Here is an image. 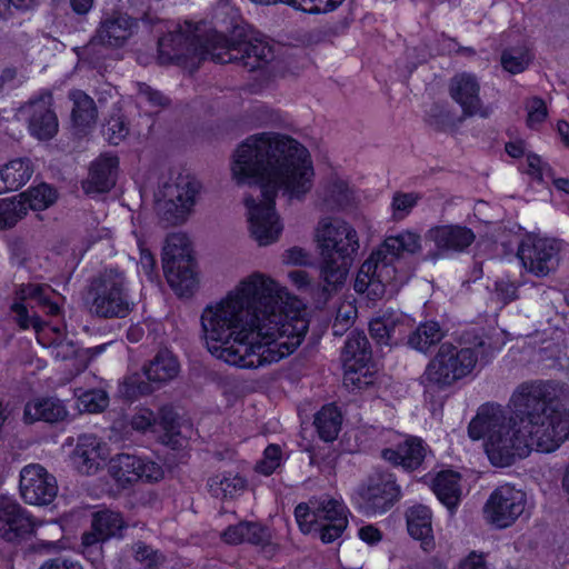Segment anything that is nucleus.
<instances>
[{
    "label": "nucleus",
    "mask_w": 569,
    "mask_h": 569,
    "mask_svg": "<svg viewBox=\"0 0 569 569\" xmlns=\"http://www.w3.org/2000/svg\"><path fill=\"white\" fill-rule=\"evenodd\" d=\"M107 538L102 537L97 530H91L82 535V553L92 562L98 561L101 558V543Z\"/></svg>",
    "instance_id": "obj_47"
},
{
    "label": "nucleus",
    "mask_w": 569,
    "mask_h": 569,
    "mask_svg": "<svg viewBox=\"0 0 569 569\" xmlns=\"http://www.w3.org/2000/svg\"><path fill=\"white\" fill-rule=\"evenodd\" d=\"M51 107V92L42 91L18 110V117L28 123L31 136L39 140H49L58 132V118Z\"/></svg>",
    "instance_id": "obj_18"
},
{
    "label": "nucleus",
    "mask_w": 569,
    "mask_h": 569,
    "mask_svg": "<svg viewBox=\"0 0 569 569\" xmlns=\"http://www.w3.org/2000/svg\"><path fill=\"white\" fill-rule=\"evenodd\" d=\"M99 440L94 436H81L72 453V462L79 472L91 475L99 469Z\"/></svg>",
    "instance_id": "obj_29"
},
{
    "label": "nucleus",
    "mask_w": 569,
    "mask_h": 569,
    "mask_svg": "<svg viewBox=\"0 0 569 569\" xmlns=\"http://www.w3.org/2000/svg\"><path fill=\"white\" fill-rule=\"evenodd\" d=\"M28 259H29V254H28L26 246L21 242L13 243L11 247L12 263L18 267H23V266H26Z\"/></svg>",
    "instance_id": "obj_62"
},
{
    "label": "nucleus",
    "mask_w": 569,
    "mask_h": 569,
    "mask_svg": "<svg viewBox=\"0 0 569 569\" xmlns=\"http://www.w3.org/2000/svg\"><path fill=\"white\" fill-rule=\"evenodd\" d=\"M492 356L493 348L482 337H477L472 346L462 348L445 342L428 362L420 378L421 383L431 388H447L472 373L478 363H487Z\"/></svg>",
    "instance_id": "obj_8"
},
{
    "label": "nucleus",
    "mask_w": 569,
    "mask_h": 569,
    "mask_svg": "<svg viewBox=\"0 0 569 569\" xmlns=\"http://www.w3.org/2000/svg\"><path fill=\"white\" fill-rule=\"evenodd\" d=\"M108 473L123 489L136 485L139 481L152 482L163 477L160 465L130 453H118L108 462Z\"/></svg>",
    "instance_id": "obj_17"
},
{
    "label": "nucleus",
    "mask_w": 569,
    "mask_h": 569,
    "mask_svg": "<svg viewBox=\"0 0 569 569\" xmlns=\"http://www.w3.org/2000/svg\"><path fill=\"white\" fill-rule=\"evenodd\" d=\"M518 288L515 282L500 279L495 283V298L503 306L518 298Z\"/></svg>",
    "instance_id": "obj_51"
},
{
    "label": "nucleus",
    "mask_w": 569,
    "mask_h": 569,
    "mask_svg": "<svg viewBox=\"0 0 569 569\" xmlns=\"http://www.w3.org/2000/svg\"><path fill=\"white\" fill-rule=\"evenodd\" d=\"M549 382H525L511 396L513 415L500 405H482L468 426L472 440L485 439L493 466L508 467L532 450L552 452L569 440V412L553 401Z\"/></svg>",
    "instance_id": "obj_2"
},
{
    "label": "nucleus",
    "mask_w": 569,
    "mask_h": 569,
    "mask_svg": "<svg viewBox=\"0 0 569 569\" xmlns=\"http://www.w3.org/2000/svg\"><path fill=\"white\" fill-rule=\"evenodd\" d=\"M320 197L327 208L333 210L349 203L351 191L347 181L338 177H331L322 187Z\"/></svg>",
    "instance_id": "obj_38"
},
{
    "label": "nucleus",
    "mask_w": 569,
    "mask_h": 569,
    "mask_svg": "<svg viewBox=\"0 0 569 569\" xmlns=\"http://www.w3.org/2000/svg\"><path fill=\"white\" fill-rule=\"evenodd\" d=\"M428 237L442 252H461L476 239L471 229L458 224L432 228L429 230Z\"/></svg>",
    "instance_id": "obj_24"
},
{
    "label": "nucleus",
    "mask_w": 569,
    "mask_h": 569,
    "mask_svg": "<svg viewBox=\"0 0 569 569\" xmlns=\"http://www.w3.org/2000/svg\"><path fill=\"white\" fill-rule=\"evenodd\" d=\"M27 212L28 207L20 198L0 200V228L6 229L16 226Z\"/></svg>",
    "instance_id": "obj_40"
},
{
    "label": "nucleus",
    "mask_w": 569,
    "mask_h": 569,
    "mask_svg": "<svg viewBox=\"0 0 569 569\" xmlns=\"http://www.w3.org/2000/svg\"><path fill=\"white\" fill-rule=\"evenodd\" d=\"M126 395L128 397H137L139 395H148L152 391L148 382L141 381L138 376L128 377L124 380Z\"/></svg>",
    "instance_id": "obj_54"
},
{
    "label": "nucleus",
    "mask_w": 569,
    "mask_h": 569,
    "mask_svg": "<svg viewBox=\"0 0 569 569\" xmlns=\"http://www.w3.org/2000/svg\"><path fill=\"white\" fill-rule=\"evenodd\" d=\"M222 538L227 543L238 545L246 542V523L239 522L234 526H229L222 533Z\"/></svg>",
    "instance_id": "obj_56"
},
{
    "label": "nucleus",
    "mask_w": 569,
    "mask_h": 569,
    "mask_svg": "<svg viewBox=\"0 0 569 569\" xmlns=\"http://www.w3.org/2000/svg\"><path fill=\"white\" fill-rule=\"evenodd\" d=\"M532 57L525 48L507 49L501 54L503 69L512 74L520 73L527 69Z\"/></svg>",
    "instance_id": "obj_41"
},
{
    "label": "nucleus",
    "mask_w": 569,
    "mask_h": 569,
    "mask_svg": "<svg viewBox=\"0 0 569 569\" xmlns=\"http://www.w3.org/2000/svg\"><path fill=\"white\" fill-rule=\"evenodd\" d=\"M154 422V413L149 409H141L132 417L131 426L134 430L146 431L150 429Z\"/></svg>",
    "instance_id": "obj_55"
},
{
    "label": "nucleus",
    "mask_w": 569,
    "mask_h": 569,
    "mask_svg": "<svg viewBox=\"0 0 569 569\" xmlns=\"http://www.w3.org/2000/svg\"><path fill=\"white\" fill-rule=\"evenodd\" d=\"M459 569H489L485 553L471 551L460 561Z\"/></svg>",
    "instance_id": "obj_58"
},
{
    "label": "nucleus",
    "mask_w": 569,
    "mask_h": 569,
    "mask_svg": "<svg viewBox=\"0 0 569 569\" xmlns=\"http://www.w3.org/2000/svg\"><path fill=\"white\" fill-rule=\"evenodd\" d=\"M445 336L446 332L438 322L427 321L409 335L408 345L420 352H427L432 346L438 345Z\"/></svg>",
    "instance_id": "obj_34"
},
{
    "label": "nucleus",
    "mask_w": 569,
    "mask_h": 569,
    "mask_svg": "<svg viewBox=\"0 0 569 569\" xmlns=\"http://www.w3.org/2000/svg\"><path fill=\"white\" fill-rule=\"evenodd\" d=\"M72 101L71 119L73 126L80 131L91 128L97 120V108L93 99L81 90H73L69 93Z\"/></svg>",
    "instance_id": "obj_31"
},
{
    "label": "nucleus",
    "mask_w": 569,
    "mask_h": 569,
    "mask_svg": "<svg viewBox=\"0 0 569 569\" xmlns=\"http://www.w3.org/2000/svg\"><path fill=\"white\" fill-rule=\"evenodd\" d=\"M358 535L361 540L369 545L377 543L381 540V532L372 525L361 527L358 531Z\"/></svg>",
    "instance_id": "obj_64"
},
{
    "label": "nucleus",
    "mask_w": 569,
    "mask_h": 569,
    "mask_svg": "<svg viewBox=\"0 0 569 569\" xmlns=\"http://www.w3.org/2000/svg\"><path fill=\"white\" fill-rule=\"evenodd\" d=\"M126 528V522L120 512L103 509L92 515L91 529L97 530L107 540L119 537Z\"/></svg>",
    "instance_id": "obj_37"
},
{
    "label": "nucleus",
    "mask_w": 569,
    "mask_h": 569,
    "mask_svg": "<svg viewBox=\"0 0 569 569\" xmlns=\"http://www.w3.org/2000/svg\"><path fill=\"white\" fill-rule=\"evenodd\" d=\"M425 456L426 448L422 440L417 437H407L396 449L386 448L381 451V457L385 460L409 470L417 469L423 461Z\"/></svg>",
    "instance_id": "obj_25"
},
{
    "label": "nucleus",
    "mask_w": 569,
    "mask_h": 569,
    "mask_svg": "<svg viewBox=\"0 0 569 569\" xmlns=\"http://www.w3.org/2000/svg\"><path fill=\"white\" fill-rule=\"evenodd\" d=\"M158 60L161 64L180 63L189 58L208 59L218 63L237 62L249 71L261 69L273 58L272 46L264 37L230 41L218 32L198 36L191 23L177 26L158 41Z\"/></svg>",
    "instance_id": "obj_5"
},
{
    "label": "nucleus",
    "mask_w": 569,
    "mask_h": 569,
    "mask_svg": "<svg viewBox=\"0 0 569 569\" xmlns=\"http://www.w3.org/2000/svg\"><path fill=\"white\" fill-rule=\"evenodd\" d=\"M341 423V413L333 405L322 407L315 417V426L319 437L327 442L333 441L337 438Z\"/></svg>",
    "instance_id": "obj_35"
},
{
    "label": "nucleus",
    "mask_w": 569,
    "mask_h": 569,
    "mask_svg": "<svg viewBox=\"0 0 569 569\" xmlns=\"http://www.w3.org/2000/svg\"><path fill=\"white\" fill-rule=\"evenodd\" d=\"M133 552L134 559L148 568H157L164 561L162 553L141 541L133 546Z\"/></svg>",
    "instance_id": "obj_48"
},
{
    "label": "nucleus",
    "mask_w": 569,
    "mask_h": 569,
    "mask_svg": "<svg viewBox=\"0 0 569 569\" xmlns=\"http://www.w3.org/2000/svg\"><path fill=\"white\" fill-rule=\"evenodd\" d=\"M137 20L119 10L107 11L102 14L94 40L99 43L119 48L122 47L136 32Z\"/></svg>",
    "instance_id": "obj_21"
},
{
    "label": "nucleus",
    "mask_w": 569,
    "mask_h": 569,
    "mask_svg": "<svg viewBox=\"0 0 569 569\" xmlns=\"http://www.w3.org/2000/svg\"><path fill=\"white\" fill-rule=\"evenodd\" d=\"M137 98L140 104L146 103L151 109L160 110L170 104V99L162 94L160 91L151 88L147 83H137Z\"/></svg>",
    "instance_id": "obj_45"
},
{
    "label": "nucleus",
    "mask_w": 569,
    "mask_h": 569,
    "mask_svg": "<svg viewBox=\"0 0 569 569\" xmlns=\"http://www.w3.org/2000/svg\"><path fill=\"white\" fill-rule=\"evenodd\" d=\"M322 291L330 295L346 281L351 257L359 249L357 231L342 220L323 219L317 228Z\"/></svg>",
    "instance_id": "obj_7"
},
{
    "label": "nucleus",
    "mask_w": 569,
    "mask_h": 569,
    "mask_svg": "<svg viewBox=\"0 0 569 569\" xmlns=\"http://www.w3.org/2000/svg\"><path fill=\"white\" fill-rule=\"evenodd\" d=\"M33 174V164L28 158L11 160L0 168V193L22 188Z\"/></svg>",
    "instance_id": "obj_27"
},
{
    "label": "nucleus",
    "mask_w": 569,
    "mask_h": 569,
    "mask_svg": "<svg viewBox=\"0 0 569 569\" xmlns=\"http://www.w3.org/2000/svg\"><path fill=\"white\" fill-rule=\"evenodd\" d=\"M129 129L123 120L117 118L108 123V140L110 143L119 144L128 134Z\"/></svg>",
    "instance_id": "obj_53"
},
{
    "label": "nucleus",
    "mask_w": 569,
    "mask_h": 569,
    "mask_svg": "<svg viewBox=\"0 0 569 569\" xmlns=\"http://www.w3.org/2000/svg\"><path fill=\"white\" fill-rule=\"evenodd\" d=\"M89 311L102 318H124L132 308L124 272L119 268H106L90 282Z\"/></svg>",
    "instance_id": "obj_10"
},
{
    "label": "nucleus",
    "mask_w": 569,
    "mask_h": 569,
    "mask_svg": "<svg viewBox=\"0 0 569 569\" xmlns=\"http://www.w3.org/2000/svg\"><path fill=\"white\" fill-rule=\"evenodd\" d=\"M342 361L349 371L356 372L371 359L369 341L362 332H351L341 353Z\"/></svg>",
    "instance_id": "obj_30"
},
{
    "label": "nucleus",
    "mask_w": 569,
    "mask_h": 569,
    "mask_svg": "<svg viewBox=\"0 0 569 569\" xmlns=\"http://www.w3.org/2000/svg\"><path fill=\"white\" fill-rule=\"evenodd\" d=\"M449 96L462 110L463 118L479 116L487 119L492 113L490 106L483 104L480 98V82L471 72L456 73L449 81Z\"/></svg>",
    "instance_id": "obj_20"
},
{
    "label": "nucleus",
    "mask_w": 569,
    "mask_h": 569,
    "mask_svg": "<svg viewBox=\"0 0 569 569\" xmlns=\"http://www.w3.org/2000/svg\"><path fill=\"white\" fill-rule=\"evenodd\" d=\"M357 317V308L349 301H343L339 305L336 313V320L345 326H351Z\"/></svg>",
    "instance_id": "obj_57"
},
{
    "label": "nucleus",
    "mask_w": 569,
    "mask_h": 569,
    "mask_svg": "<svg viewBox=\"0 0 569 569\" xmlns=\"http://www.w3.org/2000/svg\"><path fill=\"white\" fill-rule=\"evenodd\" d=\"M420 199L421 196L417 192H395L390 204L392 219L395 221L403 220L418 204Z\"/></svg>",
    "instance_id": "obj_43"
},
{
    "label": "nucleus",
    "mask_w": 569,
    "mask_h": 569,
    "mask_svg": "<svg viewBox=\"0 0 569 569\" xmlns=\"http://www.w3.org/2000/svg\"><path fill=\"white\" fill-rule=\"evenodd\" d=\"M108 395L101 389L88 390L78 397V407L90 413L104 410L108 407Z\"/></svg>",
    "instance_id": "obj_44"
},
{
    "label": "nucleus",
    "mask_w": 569,
    "mask_h": 569,
    "mask_svg": "<svg viewBox=\"0 0 569 569\" xmlns=\"http://www.w3.org/2000/svg\"><path fill=\"white\" fill-rule=\"evenodd\" d=\"M39 569H83V567L71 559L54 558L44 561Z\"/></svg>",
    "instance_id": "obj_60"
},
{
    "label": "nucleus",
    "mask_w": 569,
    "mask_h": 569,
    "mask_svg": "<svg viewBox=\"0 0 569 569\" xmlns=\"http://www.w3.org/2000/svg\"><path fill=\"white\" fill-rule=\"evenodd\" d=\"M208 490L212 497L227 500L241 496L248 487V481L238 472L223 471L209 478Z\"/></svg>",
    "instance_id": "obj_28"
},
{
    "label": "nucleus",
    "mask_w": 569,
    "mask_h": 569,
    "mask_svg": "<svg viewBox=\"0 0 569 569\" xmlns=\"http://www.w3.org/2000/svg\"><path fill=\"white\" fill-rule=\"evenodd\" d=\"M432 490L448 509L456 508L461 498L459 473L451 470L441 471L433 480Z\"/></svg>",
    "instance_id": "obj_32"
},
{
    "label": "nucleus",
    "mask_w": 569,
    "mask_h": 569,
    "mask_svg": "<svg viewBox=\"0 0 569 569\" xmlns=\"http://www.w3.org/2000/svg\"><path fill=\"white\" fill-rule=\"evenodd\" d=\"M527 507V495L509 483L497 487L487 499L482 513L485 520L497 529L512 526Z\"/></svg>",
    "instance_id": "obj_15"
},
{
    "label": "nucleus",
    "mask_w": 569,
    "mask_h": 569,
    "mask_svg": "<svg viewBox=\"0 0 569 569\" xmlns=\"http://www.w3.org/2000/svg\"><path fill=\"white\" fill-rule=\"evenodd\" d=\"M162 267L169 286L180 297L190 296L198 279L188 237L174 232L167 237L162 252Z\"/></svg>",
    "instance_id": "obj_12"
},
{
    "label": "nucleus",
    "mask_w": 569,
    "mask_h": 569,
    "mask_svg": "<svg viewBox=\"0 0 569 569\" xmlns=\"http://www.w3.org/2000/svg\"><path fill=\"white\" fill-rule=\"evenodd\" d=\"M281 465V449L277 445H269L263 451V458L256 465V471L270 476Z\"/></svg>",
    "instance_id": "obj_46"
},
{
    "label": "nucleus",
    "mask_w": 569,
    "mask_h": 569,
    "mask_svg": "<svg viewBox=\"0 0 569 569\" xmlns=\"http://www.w3.org/2000/svg\"><path fill=\"white\" fill-rule=\"evenodd\" d=\"M179 363L176 357L168 350L159 351L144 367V376L149 381L163 383L177 377Z\"/></svg>",
    "instance_id": "obj_33"
},
{
    "label": "nucleus",
    "mask_w": 569,
    "mask_h": 569,
    "mask_svg": "<svg viewBox=\"0 0 569 569\" xmlns=\"http://www.w3.org/2000/svg\"><path fill=\"white\" fill-rule=\"evenodd\" d=\"M36 522L14 500L0 499V537L7 541H17L33 532Z\"/></svg>",
    "instance_id": "obj_22"
},
{
    "label": "nucleus",
    "mask_w": 569,
    "mask_h": 569,
    "mask_svg": "<svg viewBox=\"0 0 569 569\" xmlns=\"http://www.w3.org/2000/svg\"><path fill=\"white\" fill-rule=\"evenodd\" d=\"M229 293L201 312V332L208 351L231 366L256 369L278 362L283 353L258 337L256 325Z\"/></svg>",
    "instance_id": "obj_3"
},
{
    "label": "nucleus",
    "mask_w": 569,
    "mask_h": 569,
    "mask_svg": "<svg viewBox=\"0 0 569 569\" xmlns=\"http://www.w3.org/2000/svg\"><path fill=\"white\" fill-rule=\"evenodd\" d=\"M566 248L558 239L529 236L520 242L517 256L527 272L543 278L558 269Z\"/></svg>",
    "instance_id": "obj_14"
},
{
    "label": "nucleus",
    "mask_w": 569,
    "mask_h": 569,
    "mask_svg": "<svg viewBox=\"0 0 569 569\" xmlns=\"http://www.w3.org/2000/svg\"><path fill=\"white\" fill-rule=\"evenodd\" d=\"M429 116L433 119L431 123L436 124L438 128H443L451 120L450 112L441 106L432 107Z\"/></svg>",
    "instance_id": "obj_63"
},
{
    "label": "nucleus",
    "mask_w": 569,
    "mask_h": 569,
    "mask_svg": "<svg viewBox=\"0 0 569 569\" xmlns=\"http://www.w3.org/2000/svg\"><path fill=\"white\" fill-rule=\"evenodd\" d=\"M22 302H16L12 311L22 329L32 327L36 330L37 340L44 347L51 348L56 359L68 360L79 356V349L73 341L63 338L61 330L56 331L54 340H47V330H39V317L33 312L29 313L28 308L40 307L48 315L56 316L60 311L59 303L54 300L57 293L47 284H27L19 291Z\"/></svg>",
    "instance_id": "obj_9"
},
{
    "label": "nucleus",
    "mask_w": 569,
    "mask_h": 569,
    "mask_svg": "<svg viewBox=\"0 0 569 569\" xmlns=\"http://www.w3.org/2000/svg\"><path fill=\"white\" fill-rule=\"evenodd\" d=\"M19 198L26 202L28 209L40 211L49 208L56 201L57 192L51 186L40 183L20 193Z\"/></svg>",
    "instance_id": "obj_39"
},
{
    "label": "nucleus",
    "mask_w": 569,
    "mask_h": 569,
    "mask_svg": "<svg viewBox=\"0 0 569 569\" xmlns=\"http://www.w3.org/2000/svg\"><path fill=\"white\" fill-rule=\"evenodd\" d=\"M422 249L421 236L411 230H402L389 236L361 264L355 280L356 292L370 301L380 300L397 274L393 262L403 254H416Z\"/></svg>",
    "instance_id": "obj_6"
},
{
    "label": "nucleus",
    "mask_w": 569,
    "mask_h": 569,
    "mask_svg": "<svg viewBox=\"0 0 569 569\" xmlns=\"http://www.w3.org/2000/svg\"><path fill=\"white\" fill-rule=\"evenodd\" d=\"M527 110H528L527 124L530 128H536L537 126L542 123L548 114L545 101L537 97H535L528 101Z\"/></svg>",
    "instance_id": "obj_50"
},
{
    "label": "nucleus",
    "mask_w": 569,
    "mask_h": 569,
    "mask_svg": "<svg viewBox=\"0 0 569 569\" xmlns=\"http://www.w3.org/2000/svg\"><path fill=\"white\" fill-rule=\"evenodd\" d=\"M232 299L256 325L258 337L283 353H292L309 329L306 312L281 309L283 289L270 276L256 271L243 278L231 291Z\"/></svg>",
    "instance_id": "obj_4"
},
{
    "label": "nucleus",
    "mask_w": 569,
    "mask_h": 569,
    "mask_svg": "<svg viewBox=\"0 0 569 569\" xmlns=\"http://www.w3.org/2000/svg\"><path fill=\"white\" fill-rule=\"evenodd\" d=\"M295 517L303 532H319L325 543L338 539L348 525L346 506L328 496L299 503L295 509Z\"/></svg>",
    "instance_id": "obj_11"
},
{
    "label": "nucleus",
    "mask_w": 569,
    "mask_h": 569,
    "mask_svg": "<svg viewBox=\"0 0 569 569\" xmlns=\"http://www.w3.org/2000/svg\"><path fill=\"white\" fill-rule=\"evenodd\" d=\"M232 176L239 184H259V202L247 197L249 230L259 246L279 239L283 224L274 209V198L282 192L289 200L301 201L313 187L315 171L308 150L297 140L264 132L247 138L234 151Z\"/></svg>",
    "instance_id": "obj_1"
},
{
    "label": "nucleus",
    "mask_w": 569,
    "mask_h": 569,
    "mask_svg": "<svg viewBox=\"0 0 569 569\" xmlns=\"http://www.w3.org/2000/svg\"><path fill=\"white\" fill-rule=\"evenodd\" d=\"M409 535L418 540L426 541L431 537V511L423 505H416L406 512Z\"/></svg>",
    "instance_id": "obj_36"
},
{
    "label": "nucleus",
    "mask_w": 569,
    "mask_h": 569,
    "mask_svg": "<svg viewBox=\"0 0 569 569\" xmlns=\"http://www.w3.org/2000/svg\"><path fill=\"white\" fill-rule=\"evenodd\" d=\"M139 266H140V269L142 270V272L148 277V279L150 281H153V279H154L153 270H154V266H156V260L149 250H147V249L140 250Z\"/></svg>",
    "instance_id": "obj_61"
},
{
    "label": "nucleus",
    "mask_w": 569,
    "mask_h": 569,
    "mask_svg": "<svg viewBox=\"0 0 569 569\" xmlns=\"http://www.w3.org/2000/svg\"><path fill=\"white\" fill-rule=\"evenodd\" d=\"M561 299V293L553 288L543 289L538 299L537 305L543 309H553L555 303Z\"/></svg>",
    "instance_id": "obj_59"
},
{
    "label": "nucleus",
    "mask_w": 569,
    "mask_h": 569,
    "mask_svg": "<svg viewBox=\"0 0 569 569\" xmlns=\"http://www.w3.org/2000/svg\"><path fill=\"white\" fill-rule=\"evenodd\" d=\"M246 523V542L264 547L271 541V532L268 527L258 522L244 521Z\"/></svg>",
    "instance_id": "obj_49"
},
{
    "label": "nucleus",
    "mask_w": 569,
    "mask_h": 569,
    "mask_svg": "<svg viewBox=\"0 0 569 569\" xmlns=\"http://www.w3.org/2000/svg\"><path fill=\"white\" fill-rule=\"evenodd\" d=\"M200 190V182L190 177H179L176 182L166 184L156 206L161 221L167 226L183 223L192 212Z\"/></svg>",
    "instance_id": "obj_13"
},
{
    "label": "nucleus",
    "mask_w": 569,
    "mask_h": 569,
    "mask_svg": "<svg viewBox=\"0 0 569 569\" xmlns=\"http://www.w3.org/2000/svg\"><path fill=\"white\" fill-rule=\"evenodd\" d=\"M401 495L395 476L389 471L375 470L358 489L359 507L366 513H383Z\"/></svg>",
    "instance_id": "obj_16"
},
{
    "label": "nucleus",
    "mask_w": 569,
    "mask_h": 569,
    "mask_svg": "<svg viewBox=\"0 0 569 569\" xmlns=\"http://www.w3.org/2000/svg\"><path fill=\"white\" fill-rule=\"evenodd\" d=\"M67 415L63 402L52 397L33 399L24 407V421L29 423L38 420L54 423L63 420Z\"/></svg>",
    "instance_id": "obj_26"
},
{
    "label": "nucleus",
    "mask_w": 569,
    "mask_h": 569,
    "mask_svg": "<svg viewBox=\"0 0 569 569\" xmlns=\"http://www.w3.org/2000/svg\"><path fill=\"white\" fill-rule=\"evenodd\" d=\"M383 316L391 343L397 345L412 327V320L408 316L393 310L385 311Z\"/></svg>",
    "instance_id": "obj_42"
},
{
    "label": "nucleus",
    "mask_w": 569,
    "mask_h": 569,
    "mask_svg": "<svg viewBox=\"0 0 569 569\" xmlns=\"http://www.w3.org/2000/svg\"><path fill=\"white\" fill-rule=\"evenodd\" d=\"M118 158L102 154L92 162L88 178L82 182L86 193H101L109 191L116 183Z\"/></svg>",
    "instance_id": "obj_23"
},
{
    "label": "nucleus",
    "mask_w": 569,
    "mask_h": 569,
    "mask_svg": "<svg viewBox=\"0 0 569 569\" xmlns=\"http://www.w3.org/2000/svg\"><path fill=\"white\" fill-rule=\"evenodd\" d=\"M19 490L26 503L47 506L57 497L58 483L56 477L46 468L31 463L20 471Z\"/></svg>",
    "instance_id": "obj_19"
},
{
    "label": "nucleus",
    "mask_w": 569,
    "mask_h": 569,
    "mask_svg": "<svg viewBox=\"0 0 569 569\" xmlns=\"http://www.w3.org/2000/svg\"><path fill=\"white\" fill-rule=\"evenodd\" d=\"M385 320L383 313L375 319H372L369 323V331L371 337L379 343L385 346H392L390 336L388 332V327Z\"/></svg>",
    "instance_id": "obj_52"
}]
</instances>
